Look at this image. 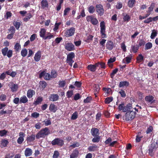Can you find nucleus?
<instances>
[{"mask_svg":"<svg viewBox=\"0 0 158 158\" xmlns=\"http://www.w3.org/2000/svg\"><path fill=\"white\" fill-rule=\"evenodd\" d=\"M49 133V131L47 127L41 130L36 135L35 137L37 139H39L40 138H44Z\"/></svg>","mask_w":158,"mask_h":158,"instance_id":"nucleus-1","label":"nucleus"},{"mask_svg":"<svg viewBox=\"0 0 158 158\" xmlns=\"http://www.w3.org/2000/svg\"><path fill=\"white\" fill-rule=\"evenodd\" d=\"M135 112L133 111L127 112L125 115L123 116L124 119L126 121H129L132 120L135 117Z\"/></svg>","mask_w":158,"mask_h":158,"instance_id":"nucleus-2","label":"nucleus"},{"mask_svg":"<svg viewBox=\"0 0 158 158\" xmlns=\"http://www.w3.org/2000/svg\"><path fill=\"white\" fill-rule=\"evenodd\" d=\"M2 52L3 56H6L8 58H10L12 55L13 51L11 50H8L7 47H6L2 48Z\"/></svg>","mask_w":158,"mask_h":158,"instance_id":"nucleus-3","label":"nucleus"},{"mask_svg":"<svg viewBox=\"0 0 158 158\" xmlns=\"http://www.w3.org/2000/svg\"><path fill=\"white\" fill-rule=\"evenodd\" d=\"M86 19L88 22H90L93 25H96L98 23V21L96 18L93 15L87 16Z\"/></svg>","mask_w":158,"mask_h":158,"instance_id":"nucleus-4","label":"nucleus"},{"mask_svg":"<svg viewBox=\"0 0 158 158\" xmlns=\"http://www.w3.org/2000/svg\"><path fill=\"white\" fill-rule=\"evenodd\" d=\"M75 56V54L73 52H71L67 55V62L71 66H72L73 63L74 62L73 59Z\"/></svg>","mask_w":158,"mask_h":158,"instance_id":"nucleus-5","label":"nucleus"},{"mask_svg":"<svg viewBox=\"0 0 158 158\" xmlns=\"http://www.w3.org/2000/svg\"><path fill=\"white\" fill-rule=\"evenodd\" d=\"M100 32L101 34V37L102 38H105L106 35L105 33V32L106 27L105 23L104 21H102L100 23Z\"/></svg>","mask_w":158,"mask_h":158,"instance_id":"nucleus-6","label":"nucleus"},{"mask_svg":"<svg viewBox=\"0 0 158 158\" xmlns=\"http://www.w3.org/2000/svg\"><path fill=\"white\" fill-rule=\"evenodd\" d=\"M64 46L65 48L68 51H72L75 49L74 45L71 42H66Z\"/></svg>","mask_w":158,"mask_h":158,"instance_id":"nucleus-7","label":"nucleus"},{"mask_svg":"<svg viewBox=\"0 0 158 158\" xmlns=\"http://www.w3.org/2000/svg\"><path fill=\"white\" fill-rule=\"evenodd\" d=\"M51 143L53 145H57L61 146L64 144V141L62 139L60 138H58L52 140L51 142Z\"/></svg>","mask_w":158,"mask_h":158,"instance_id":"nucleus-8","label":"nucleus"},{"mask_svg":"<svg viewBox=\"0 0 158 158\" xmlns=\"http://www.w3.org/2000/svg\"><path fill=\"white\" fill-rule=\"evenodd\" d=\"M75 31V28L74 27H71L65 31L64 35L67 37L71 36L74 35Z\"/></svg>","mask_w":158,"mask_h":158,"instance_id":"nucleus-9","label":"nucleus"},{"mask_svg":"<svg viewBox=\"0 0 158 158\" xmlns=\"http://www.w3.org/2000/svg\"><path fill=\"white\" fill-rule=\"evenodd\" d=\"M19 137L17 140V142L19 144H21L24 140V137L25 136V134L22 132L19 133Z\"/></svg>","mask_w":158,"mask_h":158,"instance_id":"nucleus-10","label":"nucleus"},{"mask_svg":"<svg viewBox=\"0 0 158 158\" xmlns=\"http://www.w3.org/2000/svg\"><path fill=\"white\" fill-rule=\"evenodd\" d=\"M96 10L98 15L100 16L102 15L104 13V9L102 6L100 4L96 6Z\"/></svg>","mask_w":158,"mask_h":158,"instance_id":"nucleus-11","label":"nucleus"},{"mask_svg":"<svg viewBox=\"0 0 158 158\" xmlns=\"http://www.w3.org/2000/svg\"><path fill=\"white\" fill-rule=\"evenodd\" d=\"M39 77L40 78L43 77L44 79L47 80H49L51 79L50 74L45 72H42L40 73L39 74Z\"/></svg>","mask_w":158,"mask_h":158,"instance_id":"nucleus-12","label":"nucleus"},{"mask_svg":"<svg viewBox=\"0 0 158 158\" xmlns=\"http://www.w3.org/2000/svg\"><path fill=\"white\" fill-rule=\"evenodd\" d=\"M99 64H89L87 66L88 69L92 72H94L96 68L98 67Z\"/></svg>","mask_w":158,"mask_h":158,"instance_id":"nucleus-13","label":"nucleus"},{"mask_svg":"<svg viewBox=\"0 0 158 158\" xmlns=\"http://www.w3.org/2000/svg\"><path fill=\"white\" fill-rule=\"evenodd\" d=\"M59 98V96L57 94H52L49 97V99L51 101L54 102L58 100Z\"/></svg>","mask_w":158,"mask_h":158,"instance_id":"nucleus-14","label":"nucleus"},{"mask_svg":"<svg viewBox=\"0 0 158 158\" xmlns=\"http://www.w3.org/2000/svg\"><path fill=\"white\" fill-rule=\"evenodd\" d=\"M114 46L113 43L111 41H108L106 45V47L107 49L109 50H111Z\"/></svg>","mask_w":158,"mask_h":158,"instance_id":"nucleus-15","label":"nucleus"},{"mask_svg":"<svg viewBox=\"0 0 158 158\" xmlns=\"http://www.w3.org/2000/svg\"><path fill=\"white\" fill-rule=\"evenodd\" d=\"M91 133L94 136H96L99 135V130L97 128H93L91 130Z\"/></svg>","mask_w":158,"mask_h":158,"instance_id":"nucleus-16","label":"nucleus"},{"mask_svg":"<svg viewBox=\"0 0 158 158\" xmlns=\"http://www.w3.org/2000/svg\"><path fill=\"white\" fill-rule=\"evenodd\" d=\"M41 57V52L40 51L37 52L35 54L34 57V59L35 61L36 62L39 61Z\"/></svg>","mask_w":158,"mask_h":158,"instance_id":"nucleus-17","label":"nucleus"},{"mask_svg":"<svg viewBox=\"0 0 158 158\" xmlns=\"http://www.w3.org/2000/svg\"><path fill=\"white\" fill-rule=\"evenodd\" d=\"M79 152L77 149L74 150L70 156V158H76L78 156Z\"/></svg>","mask_w":158,"mask_h":158,"instance_id":"nucleus-18","label":"nucleus"},{"mask_svg":"<svg viewBox=\"0 0 158 158\" xmlns=\"http://www.w3.org/2000/svg\"><path fill=\"white\" fill-rule=\"evenodd\" d=\"M132 109V105L130 104H127L125 106H124L123 111L126 112V111H130Z\"/></svg>","mask_w":158,"mask_h":158,"instance_id":"nucleus-19","label":"nucleus"},{"mask_svg":"<svg viewBox=\"0 0 158 158\" xmlns=\"http://www.w3.org/2000/svg\"><path fill=\"white\" fill-rule=\"evenodd\" d=\"M32 153V150L30 148H26L25 151V155L26 156H31Z\"/></svg>","mask_w":158,"mask_h":158,"instance_id":"nucleus-20","label":"nucleus"},{"mask_svg":"<svg viewBox=\"0 0 158 158\" xmlns=\"http://www.w3.org/2000/svg\"><path fill=\"white\" fill-rule=\"evenodd\" d=\"M35 135L34 134H32L31 135L28 136L27 138V143L32 142L35 140Z\"/></svg>","mask_w":158,"mask_h":158,"instance_id":"nucleus-21","label":"nucleus"},{"mask_svg":"<svg viewBox=\"0 0 158 158\" xmlns=\"http://www.w3.org/2000/svg\"><path fill=\"white\" fill-rule=\"evenodd\" d=\"M139 46L136 45H132L131 46V52H133L134 53H136L137 52V50L139 49Z\"/></svg>","mask_w":158,"mask_h":158,"instance_id":"nucleus-22","label":"nucleus"},{"mask_svg":"<svg viewBox=\"0 0 158 158\" xmlns=\"http://www.w3.org/2000/svg\"><path fill=\"white\" fill-rule=\"evenodd\" d=\"M123 20L124 22H128L131 19L130 16L127 14H123Z\"/></svg>","mask_w":158,"mask_h":158,"instance_id":"nucleus-23","label":"nucleus"},{"mask_svg":"<svg viewBox=\"0 0 158 158\" xmlns=\"http://www.w3.org/2000/svg\"><path fill=\"white\" fill-rule=\"evenodd\" d=\"M46 33V30L45 29H41L40 31V36L44 39V38H45V35Z\"/></svg>","mask_w":158,"mask_h":158,"instance_id":"nucleus-24","label":"nucleus"},{"mask_svg":"<svg viewBox=\"0 0 158 158\" xmlns=\"http://www.w3.org/2000/svg\"><path fill=\"white\" fill-rule=\"evenodd\" d=\"M35 94V92L33 90L31 89H29L27 92V96L29 98H31L34 94Z\"/></svg>","mask_w":158,"mask_h":158,"instance_id":"nucleus-25","label":"nucleus"},{"mask_svg":"<svg viewBox=\"0 0 158 158\" xmlns=\"http://www.w3.org/2000/svg\"><path fill=\"white\" fill-rule=\"evenodd\" d=\"M154 97L151 95L147 96L145 98V100L146 101L148 102L152 103L153 102Z\"/></svg>","mask_w":158,"mask_h":158,"instance_id":"nucleus-26","label":"nucleus"},{"mask_svg":"<svg viewBox=\"0 0 158 158\" xmlns=\"http://www.w3.org/2000/svg\"><path fill=\"white\" fill-rule=\"evenodd\" d=\"M49 109L51 111L55 112L57 110V108L54 104H52L50 105Z\"/></svg>","mask_w":158,"mask_h":158,"instance_id":"nucleus-27","label":"nucleus"},{"mask_svg":"<svg viewBox=\"0 0 158 158\" xmlns=\"http://www.w3.org/2000/svg\"><path fill=\"white\" fill-rule=\"evenodd\" d=\"M11 91L14 92L16 91L18 89V86L17 84H12L10 87Z\"/></svg>","mask_w":158,"mask_h":158,"instance_id":"nucleus-28","label":"nucleus"},{"mask_svg":"<svg viewBox=\"0 0 158 158\" xmlns=\"http://www.w3.org/2000/svg\"><path fill=\"white\" fill-rule=\"evenodd\" d=\"M154 144H151V146L149 147V153L151 156H152L153 155L152 152L154 151Z\"/></svg>","mask_w":158,"mask_h":158,"instance_id":"nucleus-29","label":"nucleus"},{"mask_svg":"<svg viewBox=\"0 0 158 158\" xmlns=\"http://www.w3.org/2000/svg\"><path fill=\"white\" fill-rule=\"evenodd\" d=\"M21 48V46L19 43H16L14 46V49L15 51L17 52L19 51Z\"/></svg>","mask_w":158,"mask_h":158,"instance_id":"nucleus-30","label":"nucleus"},{"mask_svg":"<svg viewBox=\"0 0 158 158\" xmlns=\"http://www.w3.org/2000/svg\"><path fill=\"white\" fill-rule=\"evenodd\" d=\"M41 6L43 8H44L48 6V2L46 0H42L41 2Z\"/></svg>","mask_w":158,"mask_h":158,"instance_id":"nucleus-31","label":"nucleus"},{"mask_svg":"<svg viewBox=\"0 0 158 158\" xmlns=\"http://www.w3.org/2000/svg\"><path fill=\"white\" fill-rule=\"evenodd\" d=\"M131 59V56H127L123 60V63L128 64L130 62Z\"/></svg>","mask_w":158,"mask_h":158,"instance_id":"nucleus-32","label":"nucleus"},{"mask_svg":"<svg viewBox=\"0 0 158 158\" xmlns=\"http://www.w3.org/2000/svg\"><path fill=\"white\" fill-rule=\"evenodd\" d=\"M115 58H111L108 60V64L109 67H111L113 65L111 64L112 63H113L115 61Z\"/></svg>","mask_w":158,"mask_h":158,"instance_id":"nucleus-33","label":"nucleus"},{"mask_svg":"<svg viewBox=\"0 0 158 158\" xmlns=\"http://www.w3.org/2000/svg\"><path fill=\"white\" fill-rule=\"evenodd\" d=\"M20 101L21 103H25L28 101V99L26 96H23L20 98Z\"/></svg>","mask_w":158,"mask_h":158,"instance_id":"nucleus-34","label":"nucleus"},{"mask_svg":"<svg viewBox=\"0 0 158 158\" xmlns=\"http://www.w3.org/2000/svg\"><path fill=\"white\" fill-rule=\"evenodd\" d=\"M47 36L44 38V40H46L47 39H50L54 37V35L53 34H51L50 32H47Z\"/></svg>","mask_w":158,"mask_h":158,"instance_id":"nucleus-35","label":"nucleus"},{"mask_svg":"<svg viewBox=\"0 0 158 158\" xmlns=\"http://www.w3.org/2000/svg\"><path fill=\"white\" fill-rule=\"evenodd\" d=\"M43 101V98L41 97H39L37 98L35 102V103L36 105H38L41 102Z\"/></svg>","mask_w":158,"mask_h":158,"instance_id":"nucleus-36","label":"nucleus"},{"mask_svg":"<svg viewBox=\"0 0 158 158\" xmlns=\"http://www.w3.org/2000/svg\"><path fill=\"white\" fill-rule=\"evenodd\" d=\"M88 10L89 12L91 14L93 13L95 11L94 7L93 6H91L88 7Z\"/></svg>","mask_w":158,"mask_h":158,"instance_id":"nucleus-37","label":"nucleus"},{"mask_svg":"<svg viewBox=\"0 0 158 158\" xmlns=\"http://www.w3.org/2000/svg\"><path fill=\"white\" fill-rule=\"evenodd\" d=\"M152 45L151 43H148L145 44V49L147 50L150 49L152 48Z\"/></svg>","mask_w":158,"mask_h":158,"instance_id":"nucleus-38","label":"nucleus"},{"mask_svg":"<svg viewBox=\"0 0 158 158\" xmlns=\"http://www.w3.org/2000/svg\"><path fill=\"white\" fill-rule=\"evenodd\" d=\"M50 78H55L57 76V73L54 70H52L51 73V75H50Z\"/></svg>","mask_w":158,"mask_h":158,"instance_id":"nucleus-39","label":"nucleus"},{"mask_svg":"<svg viewBox=\"0 0 158 158\" xmlns=\"http://www.w3.org/2000/svg\"><path fill=\"white\" fill-rule=\"evenodd\" d=\"M157 34V31L155 30L152 31V32L151 33L150 37L152 39H154Z\"/></svg>","mask_w":158,"mask_h":158,"instance_id":"nucleus-40","label":"nucleus"},{"mask_svg":"<svg viewBox=\"0 0 158 158\" xmlns=\"http://www.w3.org/2000/svg\"><path fill=\"white\" fill-rule=\"evenodd\" d=\"M8 143L9 142L7 140L4 139L2 140L1 144L3 147H5Z\"/></svg>","mask_w":158,"mask_h":158,"instance_id":"nucleus-41","label":"nucleus"},{"mask_svg":"<svg viewBox=\"0 0 158 158\" xmlns=\"http://www.w3.org/2000/svg\"><path fill=\"white\" fill-rule=\"evenodd\" d=\"M128 83L126 81H121L120 82L119 87H123L125 86H128Z\"/></svg>","mask_w":158,"mask_h":158,"instance_id":"nucleus-42","label":"nucleus"},{"mask_svg":"<svg viewBox=\"0 0 158 158\" xmlns=\"http://www.w3.org/2000/svg\"><path fill=\"white\" fill-rule=\"evenodd\" d=\"M39 84L40 87L43 89H44L46 85V83L44 81H40Z\"/></svg>","mask_w":158,"mask_h":158,"instance_id":"nucleus-43","label":"nucleus"},{"mask_svg":"<svg viewBox=\"0 0 158 158\" xmlns=\"http://www.w3.org/2000/svg\"><path fill=\"white\" fill-rule=\"evenodd\" d=\"M113 100V97H108L106 98L105 99V102L106 103V104H109Z\"/></svg>","mask_w":158,"mask_h":158,"instance_id":"nucleus-44","label":"nucleus"},{"mask_svg":"<svg viewBox=\"0 0 158 158\" xmlns=\"http://www.w3.org/2000/svg\"><path fill=\"white\" fill-rule=\"evenodd\" d=\"M135 2V0H129L128 2V6L130 7L133 6Z\"/></svg>","mask_w":158,"mask_h":158,"instance_id":"nucleus-45","label":"nucleus"},{"mask_svg":"<svg viewBox=\"0 0 158 158\" xmlns=\"http://www.w3.org/2000/svg\"><path fill=\"white\" fill-rule=\"evenodd\" d=\"M27 53V51L26 49L24 48L21 51V55L23 57L25 56Z\"/></svg>","mask_w":158,"mask_h":158,"instance_id":"nucleus-46","label":"nucleus"},{"mask_svg":"<svg viewBox=\"0 0 158 158\" xmlns=\"http://www.w3.org/2000/svg\"><path fill=\"white\" fill-rule=\"evenodd\" d=\"M143 60V57L141 54H139L137 58V60L138 62H142Z\"/></svg>","mask_w":158,"mask_h":158,"instance_id":"nucleus-47","label":"nucleus"},{"mask_svg":"<svg viewBox=\"0 0 158 158\" xmlns=\"http://www.w3.org/2000/svg\"><path fill=\"white\" fill-rule=\"evenodd\" d=\"M97 148V147L96 146H92L89 147L88 148V150L90 152L94 151H95Z\"/></svg>","mask_w":158,"mask_h":158,"instance_id":"nucleus-48","label":"nucleus"},{"mask_svg":"<svg viewBox=\"0 0 158 158\" xmlns=\"http://www.w3.org/2000/svg\"><path fill=\"white\" fill-rule=\"evenodd\" d=\"M94 90L95 91L94 94L95 97H96V94L98 93L100 90V88L98 85H95L94 86Z\"/></svg>","mask_w":158,"mask_h":158,"instance_id":"nucleus-49","label":"nucleus"},{"mask_svg":"<svg viewBox=\"0 0 158 158\" xmlns=\"http://www.w3.org/2000/svg\"><path fill=\"white\" fill-rule=\"evenodd\" d=\"M78 117V113L77 112L74 113L72 115L71 119L72 120L76 119Z\"/></svg>","mask_w":158,"mask_h":158,"instance_id":"nucleus-50","label":"nucleus"},{"mask_svg":"<svg viewBox=\"0 0 158 158\" xmlns=\"http://www.w3.org/2000/svg\"><path fill=\"white\" fill-rule=\"evenodd\" d=\"M154 7V3H152L150 7L148 8V10L147 11L148 13H150V12L152 10Z\"/></svg>","mask_w":158,"mask_h":158,"instance_id":"nucleus-51","label":"nucleus"},{"mask_svg":"<svg viewBox=\"0 0 158 158\" xmlns=\"http://www.w3.org/2000/svg\"><path fill=\"white\" fill-rule=\"evenodd\" d=\"M31 17V15L30 13L27 14L26 16L24 18V21L25 22H27Z\"/></svg>","mask_w":158,"mask_h":158,"instance_id":"nucleus-52","label":"nucleus"},{"mask_svg":"<svg viewBox=\"0 0 158 158\" xmlns=\"http://www.w3.org/2000/svg\"><path fill=\"white\" fill-rule=\"evenodd\" d=\"M65 85V82L64 81H60L59 82V85L60 87H63Z\"/></svg>","mask_w":158,"mask_h":158,"instance_id":"nucleus-53","label":"nucleus"},{"mask_svg":"<svg viewBox=\"0 0 158 158\" xmlns=\"http://www.w3.org/2000/svg\"><path fill=\"white\" fill-rule=\"evenodd\" d=\"M73 94V92L72 90L68 91L66 94L67 98H70Z\"/></svg>","mask_w":158,"mask_h":158,"instance_id":"nucleus-54","label":"nucleus"},{"mask_svg":"<svg viewBox=\"0 0 158 158\" xmlns=\"http://www.w3.org/2000/svg\"><path fill=\"white\" fill-rule=\"evenodd\" d=\"M96 137L94 138L92 140V141L94 143L98 142L100 139V137L98 135L96 136Z\"/></svg>","mask_w":158,"mask_h":158,"instance_id":"nucleus-55","label":"nucleus"},{"mask_svg":"<svg viewBox=\"0 0 158 158\" xmlns=\"http://www.w3.org/2000/svg\"><path fill=\"white\" fill-rule=\"evenodd\" d=\"M143 137L142 135H137L135 139L136 142L137 143L139 142L140 141L141 139Z\"/></svg>","mask_w":158,"mask_h":158,"instance_id":"nucleus-56","label":"nucleus"},{"mask_svg":"<svg viewBox=\"0 0 158 158\" xmlns=\"http://www.w3.org/2000/svg\"><path fill=\"white\" fill-rule=\"evenodd\" d=\"M39 114L37 112H35L32 113L31 114V116L35 118H37L39 117Z\"/></svg>","mask_w":158,"mask_h":158,"instance_id":"nucleus-57","label":"nucleus"},{"mask_svg":"<svg viewBox=\"0 0 158 158\" xmlns=\"http://www.w3.org/2000/svg\"><path fill=\"white\" fill-rule=\"evenodd\" d=\"M103 90L105 91V92L107 94H110L111 91V89L109 88H103Z\"/></svg>","mask_w":158,"mask_h":158,"instance_id":"nucleus-58","label":"nucleus"},{"mask_svg":"<svg viewBox=\"0 0 158 158\" xmlns=\"http://www.w3.org/2000/svg\"><path fill=\"white\" fill-rule=\"evenodd\" d=\"M80 145V144L78 142H75L70 146V147H72L73 148H75L76 147H78Z\"/></svg>","mask_w":158,"mask_h":158,"instance_id":"nucleus-59","label":"nucleus"},{"mask_svg":"<svg viewBox=\"0 0 158 158\" xmlns=\"http://www.w3.org/2000/svg\"><path fill=\"white\" fill-rule=\"evenodd\" d=\"M7 131L5 130L0 131V136H3L6 134Z\"/></svg>","mask_w":158,"mask_h":158,"instance_id":"nucleus-60","label":"nucleus"},{"mask_svg":"<svg viewBox=\"0 0 158 158\" xmlns=\"http://www.w3.org/2000/svg\"><path fill=\"white\" fill-rule=\"evenodd\" d=\"M59 155V153L57 151H56L54 152L53 156V158H57Z\"/></svg>","mask_w":158,"mask_h":158,"instance_id":"nucleus-61","label":"nucleus"},{"mask_svg":"<svg viewBox=\"0 0 158 158\" xmlns=\"http://www.w3.org/2000/svg\"><path fill=\"white\" fill-rule=\"evenodd\" d=\"M152 21V17H150L148 18L147 19L144 20L143 21V22L146 23H149L150 22Z\"/></svg>","mask_w":158,"mask_h":158,"instance_id":"nucleus-62","label":"nucleus"},{"mask_svg":"<svg viewBox=\"0 0 158 158\" xmlns=\"http://www.w3.org/2000/svg\"><path fill=\"white\" fill-rule=\"evenodd\" d=\"M60 24V23H56L53 29L54 31H55L58 29L59 26Z\"/></svg>","mask_w":158,"mask_h":158,"instance_id":"nucleus-63","label":"nucleus"},{"mask_svg":"<svg viewBox=\"0 0 158 158\" xmlns=\"http://www.w3.org/2000/svg\"><path fill=\"white\" fill-rule=\"evenodd\" d=\"M70 10V9L68 7L66 8L64 11V16L67 15Z\"/></svg>","mask_w":158,"mask_h":158,"instance_id":"nucleus-64","label":"nucleus"}]
</instances>
